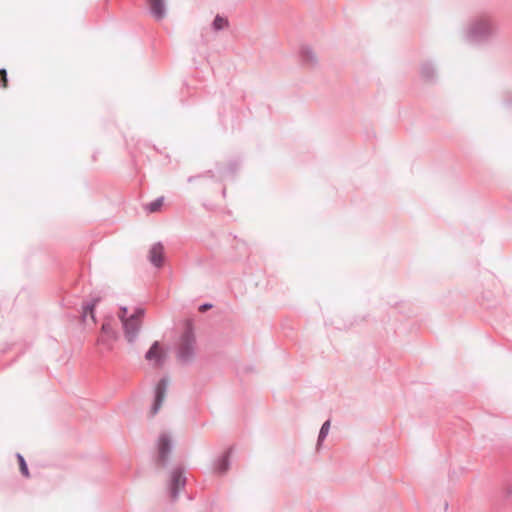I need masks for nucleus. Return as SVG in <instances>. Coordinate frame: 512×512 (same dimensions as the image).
<instances>
[{
  "instance_id": "obj_18",
  "label": "nucleus",
  "mask_w": 512,
  "mask_h": 512,
  "mask_svg": "<svg viewBox=\"0 0 512 512\" xmlns=\"http://www.w3.org/2000/svg\"><path fill=\"white\" fill-rule=\"evenodd\" d=\"M163 200H164L163 197H158L154 201L147 204L146 210L149 211L150 213L157 212L161 208V206L163 204Z\"/></svg>"
},
{
  "instance_id": "obj_11",
  "label": "nucleus",
  "mask_w": 512,
  "mask_h": 512,
  "mask_svg": "<svg viewBox=\"0 0 512 512\" xmlns=\"http://www.w3.org/2000/svg\"><path fill=\"white\" fill-rule=\"evenodd\" d=\"M232 448L227 449L214 463V469L219 474H224L230 467Z\"/></svg>"
},
{
  "instance_id": "obj_19",
  "label": "nucleus",
  "mask_w": 512,
  "mask_h": 512,
  "mask_svg": "<svg viewBox=\"0 0 512 512\" xmlns=\"http://www.w3.org/2000/svg\"><path fill=\"white\" fill-rule=\"evenodd\" d=\"M204 177H209V178H213L214 177V173L212 170H207L201 174H198V175H194V176H189L188 179H187V182L188 183H192L194 182L196 179H200V178H204Z\"/></svg>"
},
{
  "instance_id": "obj_9",
  "label": "nucleus",
  "mask_w": 512,
  "mask_h": 512,
  "mask_svg": "<svg viewBox=\"0 0 512 512\" xmlns=\"http://www.w3.org/2000/svg\"><path fill=\"white\" fill-rule=\"evenodd\" d=\"M149 6L150 14L154 19L160 21L166 16V3L165 0H146Z\"/></svg>"
},
{
  "instance_id": "obj_24",
  "label": "nucleus",
  "mask_w": 512,
  "mask_h": 512,
  "mask_svg": "<svg viewBox=\"0 0 512 512\" xmlns=\"http://www.w3.org/2000/svg\"><path fill=\"white\" fill-rule=\"evenodd\" d=\"M222 194H223V196H225V194H226V188H223V190H222Z\"/></svg>"
},
{
  "instance_id": "obj_6",
  "label": "nucleus",
  "mask_w": 512,
  "mask_h": 512,
  "mask_svg": "<svg viewBox=\"0 0 512 512\" xmlns=\"http://www.w3.org/2000/svg\"><path fill=\"white\" fill-rule=\"evenodd\" d=\"M186 484V477L184 476V470L181 467H176L171 472L170 479V497L173 501L178 498L180 488L184 487Z\"/></svg>"
},
{
  "instance_id": "obj_4",
  "label": "nucleus",
  "mask_w": 512,
  "mask_h": 512,
  "mask_svg": "<svg viewBox=\"0 0 512 512\" xmlns=\"http://www.w3.org/2000/svg\"><path fill=\"white\" fill-rule=\"evenodd\" d=\"M168 383H169L168 377H162L158 381V383L155 387L154 401H153L151 411H150L151 416H155L159 412V410L162 406V403L164 401V398L166 396Z\"/></svg>"
},
{
  "instance_id": "obj_2",
  "label": "nucleus",
  "mask_w": 512,
  "mask_h": 512,
  "mask_svg": "<svg viewBox=\"0 0 512 512\" xmlns=\"http://www.w3.org/2000/svg\"><path fill=\"white\" fill-rule=\"evenodd\" d=\"M196 338L192 326H187L180 338V345L177 351L178 360L187 364L195 357Z\"/></svg>"
},
{
  "instance_id": "obj_7",
  "label": "nucleus",
  "mask_w": 512,
  "mask_h": 512,
  "mask_svg": "<svg viewBox=\"0 0 512 512\" xmlns=\"http://www.w3.org/2000/svg\"><path fill=\"white\" fill-rule=\"evenodd\" d=\"M165 358L166 355L162 351L158 341L153 342L148 351L145 353V359L148 361H154L155 367H161L164 364Z\"/></svg>"
},
{
  "instance_id": "obj_1",
  "label": "nucleus",
  "mask_w": 512,
  "mask_h": 512,
  "mask_svg": "<svg viewBox=\"0 0 512 512\" xmlns=\"http://www.w3.org/2000/svg\"><path fill=\"white\" fill-rule=\"evenodd\" d=\"M496 34V27L488 16L476 17L467 30V40L473 44H483L490 41Z\"/></svg>"
},
{
  "instance_id": "obj_22",
  "label": "nucleus",
  "mask_w": 512,
  "mask_h": 512,
  "mask_svg": "<svg viewBox=\"0 0 512 512\" xmlns=\"http://www.w3.org/2000/svg\"><path fill=\"white\" fill-rule=\"evenodd\" d=\"M0 82L3 87L7 86V82H8L7 71L4 68L0 69Z\"/></svg>"
},
{
  "instance_id": "obj_10",
  "label": "nucleus",
  "mask_w": 512,
  "mask_h": 512,
  "mask_svg": "<svg viewBox=\"0 0 512 512\" xmlns=\"http://www.w3.org/2000/svg\"><path fill=\"white\" fill-rule=\"evenodd\" d=\"M301 63L306 67H314L317 64V57L311 47L303 45L299 51Z\"/></svg>"
},
{
  "instance_id": "obj_12",
  "label": "nucleus",
  "mask_w": 512,
  "mask_h": 512,
  "mask_svg": "<svg viewBox=\"0 0 512 512\" xmlns=\"http://www.w3.org/2000/svg\"><path fill=\"white\" fill-rule=\"evenodd\" d=\"M101 331H102L103 334L106 335L107 339H105L104 337H100L98 339V343L99 344H105L110 349L111 345H110L108 340H115L116 336H117L115 330L112 327L111 322L110 321H105L102 324V326H101Z\"/></svg>"
},
{
  "instance_id": "obj_14",
  "label": "nucleus",
  "mask_w": 512,
  "mask_h": 512,
  "mask_svg": "<svg viewBox=\"0 0 512 512\" xmlns=\"http://www.w3.org/2000/svg\"><path fill=\"white\" fill-rule=\"evenodd\" d=\"M436 76V70L433 64L427 62L421 66V77L426 81H433Z\"/></svg>"
},
{
  "instance_id": "obj_8",
  "label": "nucleus",
  "mask_w": 512,
  "mask_h": 512,
  "mask_svg": "<svg viewBox=\"0 0 512 512\" xmlns=\"http://www.w3.org/2000/svg\"><path fill=\"white\" fill-rule=\"evenodd\" d=\"M149 261L156 268H161L164 264V246L161 242L155 243L149 251Z\"/></svg>"
},
{
  "instance_id": "obj_16",
  "label": "nucleus",
  "mask_w": 512,
  "mask_h": 512,
  "mask_svg": "<svg viewBox=\"0 0 512 512\" xmlns=\"http://www.w3.org/2000/svg\"><path fill=\"white\" fill-rule=\"evenodd\" d=\"M16 457H17V460H18V463H19V469H20L21 474L24 477L28 478L30 476V473H29L28 465L26 463L25 458L20 453H17Z\"/></svg>"
},
{
  "instance_id": "obj_21",
  "label": "nucleus",
  "mask_w": 512,
  "mask_h": 512,
  "mask_svg": "<svg viewBox=\"0 0 512 512\" xmlns=\"http://www.w3.org/2000/svg\"><path fill=\"white\" fill-rule=\"evenodd\" d=\"M238 169V163L237 162H231L226 170L222 172L223 174H231L234 175Z\"/></svg>"
},
{
  "instance_id": "obj_23",
  "label": "nucleus",
  "mask_w": 512,
  "mask_h": 512,
  "mask_svg": "<svg viewBox=\"0 0 512 512\" xmlns=\"http://www.w3.org/2000/svg\"><path fill=\"white\" fill-rule=\"evenodd\" d=\"M212 307H213V305L211 303L206 302V303H202L199 306L198 310L201 313H205L206 311L210 310Z\"/></svg>"
},
{
  "instance_id": "obj_13",
  "label": "nucleus",
  "mask_w": 512,
  "mask_h": 512,
  "mask_svg": "<svg viewBox=\"0 0 512 512\" xmlns=\"http://www.w3.org/2000/svg\"><path fill=\"white\" fill-rule=\"evenodd\" d=\"M99 302L98 298H94L90 301L84 302L82 304V318L85 319L88 314H90L93 321H95V307Z\"/></svg>"
},
{
  "instance_id": "obj_5",
  "label": "nucleus",
  "mask_w": 512,
  "mask_h": 512,
  "mask_svg": "<svg viewBox=\"0 0 512 512\" xmlns=\"http://www.w3.org/2000/svg\"><path fill=\"white\" fill-rule=\"evenodd\" d=\"M157 447H158L157 462L165 467L168 463L169 455L173 448V444H172L170 436L165 433L161 434L158 439Z\"/></svg>"
},
{
  "instance_id": "obj_20",
  "label": "nucleus",
  "mask_w": 512,
  "mask_h": 512,
  "mask_svg": "<svg viewBox=\"0 0 512 512\" xmlns=\"http://www.w3.org/2000/svg\"><path fill=\"white\" fill-rule=\"evenodd\" d=\"M118 318L120 319L121 323L125 320L129 319L128 316V308L126 306H121L118 313Z\"/></svg>"
},
{
  "instance_id": "obj_17",
  "label": "nucleus",
  "mask_w": 512,
  "mask_h": 512,
  "mask_svg": "<svg viewBox=\"0 0 512 512\" xmlns=\"http://www.w3.org/2000/svg\"><path fill=\"white\" fill-rule=\"evenodd\" d=\"M329 429H330V421L327 420L322 424V426L320 428V431L318 434L317 445H320V443L327 437Z\"/></svg>"
},
{
  "instance_id": "obj_3",
  "label": "nucleus",
  "mask_w": 512,
  "mask_h": 512,
  "mask_svg": "<svg viewBox=\"0 0 512 512\" xmlns=\"http://www.w3.org/2000/svg\"><path fill=\"white\" fill-rule=\"evenodd\" d=\"M144 315V308L136 307L133 313L129 315V319L122 322L125 338L131 344L134 343L138 337L141 327V320Z\"/></svg>"
},
{
  "instance_id": "obj_15",
  "label": "nucleus",
  "mask_w": 512,
  "mask_h": 512,
  "mask_svg": "<svg viewBox=\"0 0 512 512\" xmlns=\"http://www.w3.org/2000/svg\"><path fill=\"white\" fill-rule=\"evenodd\" d=\"M229 21L226 17H223L221 15H216L213 22H212V29L216 32L221 31L228 27Z\"/></svg>"
}]
</instances>
